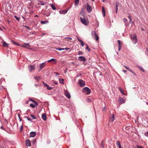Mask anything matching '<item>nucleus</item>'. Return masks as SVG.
Wrapping results in <instances>:
<instances>
[{
    "label": "nucleus",
    "instance_id": "nucleus-16",
    "mask_svg": "<svg viewBox=\"0 0 148 148\" xmlns=\"http://www.w3.org/2000/svg\"><path fill=\"white\" fill-rule=\"evenodd\" d=\"M102 12L103 15V16L104 17L105 16L106 13H105V10L104 8V7L102 6Z\"/></svg>",
    "mask_w": 148,
    "mask_h": 148
},
{
    "label": "nucleus",
    "instance_id": "nucleus-10",
    "mask_svg": "<svg viewBox=\"0 0 148 148\" xmlns=\"http://www.w3.org/2000/svg\"><path fill=\"white\" fill-rule=\"evenodd\" d=\"M115 119V117L113 114H111L110 115V121L112 122Z\"/></svg>",
    "mask_w": 148,
    "mask_h": 148
},
{
    "label": "nucleus",
    "instance_id": "nucleus-30",
    "mask_svg": "<svg viewBox=\"0 0 148 148\" xmlns=\"http://www.w3.org/2000/svg\"><path fill=\"white\" fill-rule=\"evenodd\" d=\"M95 35L96 36V37L95 38V39L96 40L98 41L99 40V36L97 35V34H95Z\"/></svg>",
    "mask_w": 148,
    "mask_h": 148
},
{
    "label": "nucleus",
    "instance_id": "nucleus-35",
    "mask_svg": "<svg viewBox=\"0 0 148 148\" xmlns=\"http://www.w3.org/2000/svg\"><path fill=\"white\" fill-rule=\"evenodd\" d=\"M86 49H87L89 51H90L91 50L89 48L88 45H86Z\"/></svg>",
    "mask_w": 148,
    "mask_h": 148
},
{
    "label": "nucleus",
    "instance_id": "nucleus-47",
    "mask_svg": "<svg viewBox=\"0 0 148 148\" xmlns=\"http://www.w3.org/2000/svg\"><path fill=\"white\" fill-rule=\"evenodd\" d=\"M83 54V52L81 51H79L78 52V54L79 55H82Z\"/></svg>",
    "mask_w": 148,
    "mask_h": 148
},
{
    "label": "nucleus",
    "instance_id": "nucleus-7",
    "mask_svg": "<svg viewBox=\"0 0 148 148\" xmlns=\"http://www.w3.org/2000/svg\"><path fill=\"white\" fill-rule=\"evenodd\" d=\"M119 102L120 104H121L123 103H125V101L123 98L120 97L119 98Z\"/></svg>",
    "mask_w": 148,
    "mask_h": 148
},
{
    "label": "nucleus",
    "instance_id": "nucleus-22",
    "mask_svg": "<svg viewBox=\"0 0 148 148\" xmlns=\"http://www.w3.org/2000/svg\"><path fill=\"white\" fill-rule=\"evenodd\" d=\"M77 39H78V40L80 42H81V45L83 47L84 46V42H83L79 38H77Z\"/></svg>",
    "mask_w": 148,
    "mask_h": 148
},
{
    "label": "nucleus",
    "instance_id": "nucleus-39",
    "mask_svg": "<svg viewBox=\"0 0 148 148\" xmlns=\"http://www.w3.org/2000/svg\"><path fill=\"white\" fill-rule=\"evenodd\" d=\"M47 89L49 90H51L52 89V88L50 87L49 86V85H48V86H47Z\"/></svg>",
    "mask_w": 148,
    "mask_h": 148
},
{
    "label": "nucleus",
    "instance_id": "nucleus-44",
    "mask_svg": "<svg viewBox=\"0 0 148 148\" xmlns=\"http://www.w3.org/2000/svg\"><path fill=\"white\" fill-rule=\"evenodd\" d=\"M40 4L41 5H43L45 4V3L42 1H41L40 2Z\"/></svg>",
    "mask_w": 148,
    "mask_h": 148
},
{
    "label": "nucleus",
    "instance_id": "nucleus-25",
    "mask_svg": "<svg viewBox=\"0 0 148 148\" xmlns=\"http://www.w3.org/2000/svg\"><path fill=\"white\" fill-rule=\"evenodd\" d=\"M59 82H60L61 83V84H64V79H59Z\"/></svg>",
    "mask_w": 148,
    "mask_h": 148
},
{
    "label": "nucleus",
    "instance_id": "nucleus-12",
    "mask_svg": "<svg viewBox=\"0 0 148 148\" xmlns=\"http://www.w3.org/2000/svg\"><path fill=\"white\" fill-rule=\"evenodd\" d=\"M65 96L68 98L70 99L71 98V96L69 92L67 91L65 92Z\"/></svg>",
    "mask_w": 148,
    "mask_h": 148
},
{
    "label": "nucleus",
    "instance_id": "nucleus-9",
    "mask_svg": "<svg viewBox=\"0 0 148 148\" xmlns=\"http://www.w3.org/2000/svg\"><path fill=\"white\" fill-rule=\"evenodd\" d=\"M29 71L30 72L34 70L35 69L34 65H29L28 67Z\"/></svg>",
    "mask_w": 148,
    "mask_h": 148
},
{
    "label": "nucleus",
    "instance_id": "nucleus-60",
    "mask_svg": "<svg viewBox=\"0 0 148 148\" xmlns=\"http://www.w3.org/2000/svg\"><path fill=\"white\" fill-rule=\"evenodd\" d=\"M146 49L147 51V55H148V48H147Z\"/></svg>",
    "mask_w": 148,
    "mask_h": 148
},
{
    "label": "nucleus",
    "instance_id": "nucleus-63",
    "mask_svg": "<svg viewBox=\"0 0 148 148\" xmlns=\"http://www.w3.org/2000/svg\"><path fill=\"white\" fill-rule=\"evenodd\" d=\"M105 108H105H105H103V111H104V110H105Z\"/></svg>",
    "mask_w": 148,
    "mask_h": 148
},
{
    "label": "nucleus",
    "instance_id": "nucleus-26",
    "mask_svg": "<svg viewBox=\"0 0 148 148\" xmlns=\"http://www.w3.org/2000/svg\"><path fill=\"white\" fill-rule=\"evenodd\" d=\"M50 5L53 10H56V7L54 6V5L53 4H51Z\"/></svg>",
    "mask_w": 148,
    "mask_h": 148
},
{
    "label": "nucleus",
    "instance_id": "nucleus-3",
    "mask_svg": "<svg viewBox=\"0 0 148 148\" xmlns=\"http://www.w3.org/2000/svg\"><path fill=\"white\" fill-rule=\"evenodd\" d=\"M83 17H81L80 18L81 20V23L84 25H87L88 24V21H86L84 18V16H83Z\"/></svg>",
    "mask_w": 148,
    "mask_h": 148
},
{
    "label": "nucleus",
    "instance_id": "nucleus-6",
    "mask_svg": "<svg viewBox=\"0 0 148 148\" xmlns=\"http://www.w3.org/2000/svg\"><path fill=\"white\" fill-rule=\"evenodd\" d=\"M79 84L81 87H83L85 86V83L82 80H79Z\"/></svg>",
    "mask_w": 148,
    "mask_h": 148
},
{
    "label": "nucleus",
    "instance_id": "nucleus-28",
    "mask_svg": "<svg viewBox=\"0 0 148 148\" xmlns=\"http://www.w3.org/2000/svg\"><path fill=\"white\" fill-rule=\"evenodd\" d=\"M80 15H82V16H84V10H83V9H82L80 13Z\"/></svg>",
    "mask_w": 148,
    "mask_h": 148
},
{
    "label": "nucleus",
    "instance_id": "nucleus-54",
    "mask_svg": "<svg viewBox=\"0 0 148 148\" xmlns=\"http://www.w3.org/2000/svg\"><path fill=\"white\" fill-rule=\"evenodd\" d=\"M130 23H134V22L132 21V19L130 20Z\"/></svg>",
    "mask_w": 148,
    "mask_h": 148
},
{
    "label": "nucleus",
    "instance_id": "nucleus-43",
    "mask_svg": "<svg viewBox=\"0 0 148 148\" xmlns=\"http://www.w3.org/2000/svg\"><path fill=\"white\" fill-rule=\"evenodd\" d=\"M56 49L58 50L59 51H61L62 50H64V49L63 48H56Z\"/></svg>",
    "mask_w": 148,
    "mask_h": 148
},
{
    "label": "nucleus",
    "instance_id": "nucleus-50",
    "mask_svg": "<svg viewBox=\"0 0 148 148\" xmlns=\"http://www.w3.org/2000/svg\"><path fill=\"white\" fill-rule=\"evenodd\" d=\"M34 104H35V106H38V103L36 102H35V101L34 102Z\"/></svg>",
    "mask_w": 148,
    "mask_h": 148
},
{
    "label": "nucleus",
    "instance_id": "nucleus-24",
    "mask_svg": "<svg viewBox=\"0 0 148 148\" xmlns=\"http://www.w3.org/2000/svg\"><path fill=\"white\" fill-rule=\"evenodd\" d=\"M118 88L119 89V90H120V91H121V93H122V94H123L124 95H125L124 93V92L123 90H122L120 87H119Z\"/></svg>",
    "mask_w": 148,
    "mask_h": 148
},
{
    "label": "nucleus",
    "instance_id": "nucleus-49",
    "mask_svg": "<svg viewBox=\"0 0 148 148\" xmlns=\"http://www.w3.org/2000/svg\"><path fill=\"white\" fill-rule=\"evenodd\" d=\"M23 126L22 125L21 127H20V130H21V132L22 131V130H23Z\"/></svg>",
    "mask_w": 148,
    "mask_h": 148
},
{
    "label": "nucleus",
    "instance_id": "nucleus-55",
    "mask_svg": "<svg viewBox=\"0 0 148 148\" xmlns=\"http://www.w3.org/2000/svg\"><path fill=\"white\" fill-rule=\"evenodd\" d=\"M141 70L142 71H143V72H144L145 71V70L143 69L142 68H140Z\"/></svg>",
    "mask_w": 148,
    "mask_h": 148
},
{
    "label": "nucleus",
    "instance_id": "nucleus-53",
    "mask_svg": "<svg viewBox=\"0 0 148 148\" xmlns=\"http://www.w3.org/2000/svg\"><path fill=\"white\" fill-rule=\"evenodd\" d=\"M44 83V85L45 86L47 87V86H48V85L46 84L44 82H43Z\"/></svg>",
    "mask_w": 148,
    "mask_h": 148
},
{
    "label": "nucleus",
    "instance_id": "nucleus-64",
    "mask_svg": "<svg viewBox=\"0 0 148 148\" xmlns=\"http://www.w3.org/2000/svg\"><path fill=\"white\" fill-rule=\"evenodd\" d=\"M147 136L148 137V132H147Z\"/></svg>",
    "mask_w": 148,
    "mask_h": 148
},
{
    "label": "nucleus",
    "instance_id": "nucleus-45",
    "mask_svg": "<svg viewBox=\"0 0 148 148\" xmlns=\"http://www.w3.org/2000/svg\"><path fill=\"white\" fill-rule=\"evenodd\" d=\"M0 128H1V129H2V130H5V131H6V130L5 129V128H4V127L3 126H1L0 127Z\"/></svg>",
    "mask_w": 148,
    "mask_h": 148
},
{
    "label": "nucleus",
    "instance_id": "nucleus-57",
    "mask_svg": "<svg viewBox=\"0 0 148 148\" xmlns=\"http://www.w3.org/2000/svg\"><path fill=\"white\" fill-rule=\"evenodd\" d=\"M128 18L130 20L131 19H132L131 16H129Z\"/></svg>",
    "mask_w": 148,
    "mask_h": 148
},
{
    "label": "nucleus",
    "instance_id": "nucleus-17",
    "mask_svg": "<svg viewBox=\"0 0 148 148\" xmlns=\"http://www.w3.org/2000/svg\"><path fill=\"white\" fill-rule=\"evenodd\" d=\"M36 133L34 132H31L30 133V137H34L36 135Z\"/></svg>",
    "mask_w": 148,
    "mask_h": 148
},
{
    "label": "nucleus",
    "instance_id": "nucleus-27",
    "mask_svg": "<svg viewBox=\"0 0 148 148\" xmlns=\"http://www.w3.org/2000/svg\"><path fill=\"white\" fill-rule=\"evenodd\" d=\"M80 15H82V16H84V10H83V9H82L80 13Z\"/></svg>",
    "mask_w": 148,
    "mask_h": 148
},
{
    "label": "nucleus",
    "instance_id": "nucleus-52",
    "mask_svg": "<svg viewBox=\"0 0 148 148\" xmlns=\"http://www.w3.org/2000/svg\"><path fill=\"white\" fill-rule=\"evenodd\" d=\"M137 148H144L141 146H140L138 145H137Z\"/></svg>",
    "mask_w": 148,
    "mask_h": 148
},
{
    "label": "nucleus",
    "instance_id": "nucleus-32",
    "mask_svg": "<svg viewBox=\"0 0 148 148\" xmlns=\"http://www.w3.org/2000/svg\"><path fill=\"white\" fill-rule=\"evenodd\" d=\"M34 78L38 81L40 80V76L34 77Z\"/></svg>",
    "mask_w": 148,
    "mask_h": 148
},
{
    "label": "nucleus",
    "instance_id": "nucleus-19",
    "mask_svg": "<svg viewBox=\"0 0 148 148\" xmlns=\"http://www.w3.org/2000/svg\"><path fill=\"white\" fill-rule=\"evenodd\" d=\"M9 46V44L5 42L4 41L3 42V46L4 47H8Z\"/></svg>",
    "mask_w": 148,
    "mask_h": 148
},
{
    "label": "nucleus",
    "instance_id": "nucleus-38",
    "mask_svg": "<svg viewBox=\"0 0 148 148\" xmlns=\"http://www.w3.org/2000/svg\"><path fill=\"white\" fill-rule=\"evenodd\" d=\"M44 67V65H40V69H39V71H40Z\"/></svg>",
    "mask_w": 148,
    "mask_h": 148
},
{
    "label": "nucleus",
    "instance_id": "nucleus-33",
    "mask_svg": "<svg viewBox=\"0 0 148 148\" xmlns=\"http://www.w3.org/2000/svg\"><path fill=\"white\" fill-rule=\"evenodd\" d=\"M101 146L103 148H104V141L103 140H102L101 142Z\"/></svg>",
    "mask_w": 148,
    "mask_h": 148
},
{
    "label": "nucleus",
    "instance_id": "nucleus-4",
    "mask_svg": "<svg viewBox=\"0 0 148 148\" xmlns=\"http://www.w3.org/2000/svg\"><path fill=\"white\" fill-rule=\"evenodd\" d=\"M87 10L89 13L91 12L92 10V7L88 3H87Z\"/></svg>",
    "mask_w": 148,
    "mask_h": 148
},
{
    "label": "nucleus",
    "instance_id": "nucleus-11",
    "mask_svg": "<svg viewBox=\"0 0 148 148\" xmlns=\"http://www.w3.org/2000/svg\"><path fill=\"white\" fill-rule=\"evenodd\" d=\"M79 60L80 61H85L86 60V58L83 56L79 57L78 58Z\"/></svg>",
    "mask_w": 148,
    "mask_h": 148
},
{
    "label": "nucleus",
    "instance_id": "nucleus-15",
    "mask_svg": "<svg viewBox=\"0 0 148 148\" xmlns=\"http://www.w3.org/2000/svg\"><path fill=\"white\" fill-rule=\"evenodd\" d=\"M25 143L26 146H31V143L29 140H25Z\"/></svg>",
    "mask_w": 148,
    "mask_h": 148
},
{
    "label": "nucleus",
    "instance_id": "nucleus-40",
    "mask_svg": "<svg viewBox=\"0 0 148 148\" xmlns=\"http://www.w3.org/2000/svg\"><path fill=\"white\" fill-rule=\"evenodd\" d=\"M47 89L49 90H51L52 89V88L50 87L49 86V85H48V86H47Z\"/></svg>",
    "mask_w": 148,
    "mask_h": 148
},
{
    "label": "nucleus",
    "instance_id": "nucleus-29",
    "mask_svg": "<svg viewBox=\"0 0 148 148\" xmlns=\"http://www.w3.org/2000/svg\"><path fill=\"white\" fill-rule=\"evenodd\" d=\"M124 67L127 70H129V71H131L133 74H134V73L131 70H130V69L127 67V66H125Z\"/></svg>",
    "mask_w": 148,
    "mask_h": 148
},
{
    "label": "nucleus",
    "instance_id": "nucleus-58",
    "mask_svg": "<svg viewBox=\"0 0 148 148\" xmlns=\"http://www.w3.org/2000/svg\"><path fill=\"white\" fill-rule=\"evenodd\" d=\"M64 49L69 50V48H64Z\"/></svg>",
    "mask_w": 148,
    "mask_h": 148
},
{
    "label": "nucleus",
    "instance_id": "nucleus-42",
    "mask_svg": "<svg viewBox=\"0 0 148 148\" xmlns=\"http://www.w3.org/2000/svg\"><path fill=\"white\" fill-rule=\"evenodd\" d=\"M30 106L31 107H32L33 108H34L35 107V105L34 104H32V103H31L30 104Z\"/></svg>",
    "mask_w": 148,
    "mask_h": 148
},
{
    "label": "nucleus",
    "instance_id": "nucleus-2",
    "mask_svg": "<svg viewBox=\"0 0 148 148\" xmlns=\"http://www.w3.org/2000/svg\"><path fill=\"white\" fill-rule=\"evenodd\" d=\"M131 39L132 40L133 42L135 44L137 42L136 36L135 34H132L130 35Z\"/></svg>",
    "mask_w": 148,
    "mask_h": 148
},
{
    "label": "nucleus",
    "instance_id": "nucleus-36",
    "mask_svg": "<svg viewBox=\"0 0 148 148\" xmlns=\"http://www.w3.org/2000/svg\"><path fill=\"white\" fill-rule=\"evenodd\" d=\"M116 13H117V10H118V5L116 3Z\"/></svg>",
    "mask_w": 148,
    "mask_h": 148
},
{
    "label": "nucleus",
    "instance_id": "nucleus-5",
    "mask_svg": "<svg viewBox=\"0 0 148 148\" xmlns=\"http://www.w3.org/2000/svg\"><path fill=\"white\" fill-rule=\"evenodd\" d=\"M21 46L22 47H24L25 48L30 49L29 47L30 46L28 44L24 43L23 45H21Z\"/></svg>",
    "mask_w": 148,
    "mask_h": 148
},
{
    "label": "nucleus",
    "instance_id": "nucleus-20",
    "mask_svg": "<svg viewBox=\"0 0 148 148\" xmlns=\"http://www.w3.org/2000/svg\"><path fill=\"white\" fill-rule=\"evenodd\" d=\"M95 34H97L96 32L94 31H93L92 32V37L94 38H95L96 37V36H95Z\"/></svg>",
    "mask_w": 148,
    "mask_h": 148
},
{
    "label": "nucleus",
    "instance_id": "nucleus-23",
    "mask_svg": "<svg viewBox=\"0 0 148 148\" xmlns=\"http://www.w3.org/2000/svg\"><path fill=\"white\" fill-rule=\"evenodd\" d=\"M48 22L49 21L48 20H45V21H43L42 20L41 22V24H44L47 23H48Z\"/></svg>",
    "mask_w": 148,
    "mask_h": 148
},
{
    "label": "nucleus",
    "instance_id": "nucleus-59",
    "mask_svg": "<svg viewBox=\"0 0 148 148\" xmlns=\"http://www.w3.org/2000/svg\"><path fill=\"white\" fill-rule=\"evenodd\" d=\"M25 27H26V28H27L28 29H29V28L28 26H25Z\"/></svg>",
    "mask_w": 148,
    "mask_h": 148
},
{
    "label": "nucleus",
    "instance_id": "nucleus-41",
    "mask_svg": "<svg viewBox=\"0 0 148 148\" xmlns=\"http://www.w3.org/2000/svg\"><path fill=\"white\" fill-rule=\"evenodd\" d=\"M47 89L49 90H51L52 89V88L50 87L49 86V85H48V86H47Z\"/></svg>",
    "mask_w": 148,
    "mask_h": 148
},
{
    "label": "nucleus",
    "instance_id": "nucleus-8",
    "mask_svg": "<svg viewBox=\"0 0 148 148\" xmlns=\"http://www.w3.org/2000/svg\"><path fill=\"white\" fill-rule=\"evenodd\" d=\"M118 42V47H119V51H120L121 49V47L122 46V43L121 42V41L120 40H118L117 41Z\"/></svg>",
    "mask_w": 148,
    "mask_h": 148
},
{
    "label": "nucleus",
    "instance_id": "nucleus-51",
    "mask_svg": "<svg viewBox=\"0 0 148 148\" xmlns=\"http://www.w3.org/2000/svg\"><path fill=\"white\" fill-rule=\"evenodd\" d=\"M14 17L16 18V19H17V20L18 21V17L17 16H14Z\"/></svg>",
    "mask_w": 148,
    "mask_h": 148
},
{
    "label": "nucleus",
    "instance_id": "nucleus-62",
    "mask_svg": "<svg viewBox=\"0 0 148 148\" xmlns=\"http://www.w3.org/2000/svg\"><path fill=\"white\" fill-rule=\"evenodd\" d=\"M0 40L1 41V42H2V41H3V40L2 39H1V38H0Z\"/></svg>",
    "mask_w": 148,
    "mask_h": 148
},
{
    "label": "nucleus",
    "instance_id": "nucleus-21",
    "mask_svg": "<svg viewBox=\"0 0 148 148\" xmlns=\"http://www.w3.org/2000/svg\"><path fill=\"white\" fill-rule=\"evenodd\" d=\"M75 5L77 6L79 3V0H75Z\"/></svg>",
    "mask_w": 148,
    "mask_h": 148
},
{
    "label": "nucleus",
    "instance_id": "nucleus-13",
    "mask_svg": "<svg viewBox=\"0 0 148 148\" xmlns=\"http://www.w3.org/2000/svg\"><path fill=\"white\" fill-rule=\"evenodd\" d=\"M116 145L117 147H118V148H121V145L120 141H117L116 142Z\"/></svg>",
    "mask_w": 148,
    "mask_h": 148
},
{
    "label": "nucleus",
    "instance_id": "nucleus-61",
    "mask_svg": "<svg viewBox=\"0 0 148 148\" xmlns=\"http://www.w3.org/2000/svg\"><path fill=\"white\" fill-rule=\"evenodd\" d=\"M28 120L29 121H31L32 120V119L30 118H28Z\"/></svg>",
    "mask_w": 148,
    "mask_h": 148
},
{
    "label": "nucleus",
    "instance_id": "nucleus-14",
    "mask_svg": "<svg viewBox=\"0 0 148 148\" xmlns=\"http://www.w3.org/2000/svg\"><path fill=\"white\" fill-rule=\"evenodd\" d=\"M48 62H52V63L53 64H56V60L54 59H52L51 60H49Z\"/></svg>",
    "mask_w": 148,
    "mask_h": 148
},
{
    "label": "nucleus",
    "instance_id": "nucleus-31",
    "mask_svg": "<svg viewBox=\"0 0 148 148\" xmlns=\"http://www.w3.org/2000/svg\"><path fill=\"white\" fill-rule=\"evenodd\" d=\"M12 42L14 44V45H17V46H18V43L16 42H15V41H14L13 40H11Z\"/></svg>",
    "mask_w": 148,
    "mask_h": 148
},
{
    "label": "nucleus",
    "instance_id": "nucleus-18",
    "mask_svg": "<svg viewBox=\"0 0 148 148\" xmlns=\"http://www.w3.org/2000/svg\"><path fill=\"white\" fill-rule=\"evenodd\" d=\"M42 119L46 121L47 119L46 115L44 113L42 115Z\"/></svg>",
    "mask_w": 148,
    "mask_h": 148
},
{
    "label": "nucleus",
    "instance_id": "nucleus-46",
    "mask_svg": "<svg viewBox=\"0 0 148 148\" xmlns=\"http://www.w3.org/2000/svg\"><path fill=\"white\" fill-rule=\"evenodd\" d=\"M54 73L56 74V76L57 77H58V76L59 75V74L58 73H57L55 72Z\"/></svg>",
    "mask_w": 148,
    "mask_h": 148
},
{
    "label": "nucleus",
    "instance_id": "nucleus-48",
    "mask_svg": "<svg viewBox=\"0 0 148 148\" xmlns=\"http://www.w3.org/2000/svg\"><path fill=\"white\" fill-rule=\"evenodd\" d=\"M123 21L124 22H125L126 21H127V20L125 18H124L123 19Z\"/></svg>",
    "mask_w": 148,
    "mask_h": 148
},
{
    "label": "nucleus",
    "instance_id": "nucleus-1",
    "mask_svg": "<svg viewBox=\"0 0 148 148\" xmlns=\"http://www.w3.org/2000/svg\"><path fill=\"white\" fill-rule=\"evenodd\" d=\"M82 92L87 95H89L90 94L91 91L88 88L85 87L82 90Z\"/></svg>",
    "mask_w": 148,
    "mask_h": 148
},
{
    "label": "nucleus",
    "instance_id": "nucleus-56",
    "mask_svg": "<svg viewBox=\"0 0 148 148\" xmlns=\"http://www.w3.org/2000/svg\"><path fill=\"white\" fill-rule=\"evenodd\" d=\"M29 100H30V101H32V102H34L35 101L34 100H33V99H30Z\"/></svg>",
    "mask_w": 148,
    "mask_h": 148
},
{
    "label": "nucleus",
    "instance_id": "nucleus-34",
    "mask_svg": "<svg viewBox=\"0 0 148 148\" xmlns=\"http://www.w3.org/2000/svg\"><path fill=\"white\" fill-rule=\"evenodd\" d=\"M30 116L32 118V119H36V117L33 114H31Z\"/></svg>",
    "mask_w": 148,
    "mask_h": 148
},
{
    "label": "nucleus",
    "instance_id": "nucleus-37",
    "mask_svg": "<svg viewBox=\"0 0 148 148\" xmlns=\"http://www.w3.org/2000/svg\"><path fill=\"white\" fill-rule=\"evenodd\" d=\"M86 100L88 102H90L91 101V99L89 98L87 99Z\"/></svg>",
    "mask_w": 148,
    "mask_h": 148
}]
</instances>
